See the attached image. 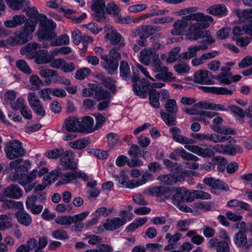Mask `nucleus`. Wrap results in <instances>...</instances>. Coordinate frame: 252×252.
<instances>
[{
	"instance_id": "obj_1",
	"label": "nucleus",
	"mask_w": 252,
	"mask_h": 252,
	"mask_svg": "<svg viewBox=\"0 0 252 252\" xmlns=\"http://www.w3.org/2000/svg\"><path fill=\"white\" fill-rule=\"evenodd\" d=\"M30 3L28 4L26 10H22L26 12V15L29 17L24 22L25 25L19 32H35V28L38 24V19L40 18L38 10L35 7H31Z\"/></svg>"
},
{
	"instance_id": "obj_2",
	"label": "nucleus",
	"mask_w": 252,
	"mask_h": 252,
	"mask_svg": "<svg viewBox=\"0 0 252 252\" xmlns=\"http://www.w3.org/2000/svg\"><path fill=\"white\" fill-rule=\"evenodd\" d=\"M22 161L23 159L18 158L9 163L10 168L14 169V172L11 173L12 180L13 181H17L19 183L22 180H24L28 174V169L26 165H31V162L27 160L24 161L25 165L20 164Z\"/></svg>"
},
{
	"instance_id": "obj_3",
	"label": "nucleus",
	"mask_w": 252,
	"mask_h": 252,
	"mask_svg": "<svg viewBox=\"0 0 252 252\" xmlns=\"http://www.w3.org/2000/svg\"><path fill=\"white\" fill-rule=\"evenodd\" d=\"M4 152L6 157L10 160L23 157L26 154V150L23 147L21 142L18 140H13L5 144Z\"/></svg>"
},
{
	"instance_id": "obj_4",
	"label": "nucleus",
	"mask_w": 252,
	"mask_h": 252,
	"mask_svg": "<svg viewBox=\"0 0 252 252\" xmlns=\"http://www.w3.org/2000/svg\"><path fill=\"white\" fill-rule=\"evenodd\" d=\"M38 40L40 41H50L52 46L66 45L69 43V37L63 34L57 37L55 32H36Z\"/></svg>"
},
{
	"instance_id": "obj_5",
	"label": "nucleus",
	"mask_w": 252,
	"mask_h": 252,
	"mask_svg": "<svg viewBox=\"0 0 252 252\" xmlns=\"http://www.w3.org/2000/svg\"><path fill=\"white\" fill-rule=\"evenodd\" d=\"M213 23L214 19L211 16L200 12L197 22L192 24L190 23L188 32H210L206 29Z\"/></svg>"
},
{
	"instance_id": "obj_6",
	"label": "nucleus",
	"mask_w": 252,
	"mask_h": 252,
	"mask_svg": "<svg viewBox=\"0 0 252 252\" xmlns=\"http://www.w3.org/2000/svg\"><path fill=\"white\" fill-rule=\"evenodd\" d=\"M175 35L185 36V38L190 40H196L202 39L201 41L203 44H211L215 40L211 37L209 32H172Z\"/></svg>"
},
{
	"instance_id": "obj_7",
	"label": "nucleus",
	"mask_w": 252,
	"mask_h": 252,
	"mask_svg": "<svg viewBox=\"0 0 252 252\" xmlns=\"http://www.w3.org/2000/svg\"><path fill=\"white\" fill-rule=\"evenodd\" d=\"M183 172L181 173H169L163 174L159 175L157 180L160 184L162 185H174L178 182H181L184 180Z\"/></svg>"
},
{
	"instance_id": "obj_8",
	"label": "nucleus",
	"mask_w": 252,
	"mask_h": 252,
	"mask_svg": "<svg viewBox=\"0 0 252 252\" xmlns=\"http://www.w3.org/2000/svg\"><path fill=\"white\" fill-rule=\"evenodd\" d=\"M94 11V12L92 14L93 19L96 22L103 25L104 32H117L112 26L106 23L108 21L109 18L106 15L105 10Z\"/></svg>"
},
{
	"instance_id": "obj_9",
	"label": "nucleus",
	"mask_w": 252,
	"mask_h": 252,
	"mask_svg": "<svg viewBox=\"0 0 252 252\" xmlns=\"http://www.w3.org/2000/svg\"><path fill=\"white\" fill-rule=\"evenodd\" d=\"M38 19V30L37 32H54L56 28V23L52 19H48L44 14L39 15Z\"/></svg>"
},
{
	"instance_id": "obj_10",
	"label": "nucleus",
	"mask_w": 252,
	"mask_h": 252,
	"mask_svg": "<svg viewBox=\"0 0 252 252\" xmlns=\"http://www.w3.org/2000/svg\"><path fill=\"white\" fill-rule=\"evenodd\" d=\"M32 38V32H14L13 36H10L8 42L10 45L15 46L25 44Z\"/></svg>"
},
{
	"instance_id": "obj_11",
	"label": "nucleus",
	"mask_w": 252,
	"mask_h": 252,
	"mask_svg": "<svg viewBox=\"0 0 252 252\" xmlns=\"http://www.w3.org/2000/svg\"><path fill=\"white\" fill-rule=\"evenodd\" d=\"M223 119L221 117L217 116L213 120V124L211 125V128L215 132L220 134L229 135L235 134L234 130L225 126H221L220 125L223 123Z\"/></svg>"
},
{
	"instance_id": "obj_12",
	"label": "nucleus",
	"mask_w": 252,
	"mask_h": 252,
	"mask_svg": "<svg viewBox=\"0 0 252 252\" xmlns=\"http://www.w3.org/2000/svg\"><path fill=\"white\" fill-rule=\"evenodd\" d=\"M60 158L61 164L64 169H75L76 164L74 161V154L72 151L68 150L63 152Z\"/></svg>"
},
{
	"instance_id": "obj_13",
	"label": "nucleus",
	"mask_w": 252,
	"mask_h": 252,
	"mask_svg": "<svg viewBox=\"0 0 252 252\" xmlns=\"http://www.w3.org/2000/svg\"><path fill=\"white\" fill-rule=\"evenodd\" d=\"M213 77L210 71L200 70L194 73L193 81L199 84H213L214 81L211 79Z\"/></svg>"
},
{
	"instance_id": "obj_14",
	"label": "nucleus",
	"mask_w": 252,
	"mask_h": 252,
	"mask_svg": "<svg viewBox=\"0 0 252 252\" xmlns=\"http://www.w3.org/2000/svg\"><path fill=\"white\" fill-rule=\"evenodd\" d=\"M190 192L185 188H178L172 197L173 202L175 205L182 202H190L191 200Z\"/></svg>"
},
{
	"instance_id": "obj_15",
	"label": "nucleus",
	"mask_w": 252,
	"mask_h": 252,
	"mask_svg": "<svg viewBox=\"0 0 252 252\" xmlns=\"http://www.w3.org/2000/svg\"><path fill=\"white\" fill-rule=\"evenodd\" d=\"M185 148L189 151L204 158H211L215 155L214 151L210 148H203L198 146L190 145H186Z\"/></svg>"
},
{
	"instance_id": "obj_16",
	"label": "nucleus",
	"mask_w": 252,
	"mask_h": 252,
	"mask_svg": "<svg viewBox=\"0 0 252 252\" xmlns=\"http://www.w3.org/2000/svg\"><path fill=\"white\" fill-rule=\"evenodd\" d=\"M202 89L204 92L211 93L218 95H232L236 91V87L234 86L229 87V88L224 87H202Z\"/></svg>"
},
{
	"instance_id": "obj_17",
	"label": "nucleus",
	"mask_w": 252,
	"mask_h": 252,
	"mask_svg": "<svg viewBox=\"0 0 252 252\" xmlns=\"http://www.w3.org/2000/svg\"><path fill=\"white\" fill-rule=\"evenodd\" d=\"M140 84H133V90L135 94L141 98H145L147 96V93L149 87H151V83L145 78H142L140 81Z\"/></svg>"
},
{
	"instance_id": "obj_18",
	"label": "nucleus",
	"mask_w": 252,
	"mask_h": 252,
	"mask_svg": "<svg viewBox=\"0 0 252 252\" xmlns=\"http://www.w3.org/2000/svg\"><path fill=\"white\" fill-rule=\"evenodd\" d=\"M179 155L180 156L184 159L186 160H190V161H197L199 159V158L189 153H187L183 148H176L174 151L170 153L169 155V158L177 160L178 159V158L177 155Z\"/></svg>"
},
{
	"instance_id": "obj_19",
	"label": "nucleus",
	"mask_w": 252,
	"mask_h": 252,
	"mask_svg": "<svg viewBox=\"0 0 252 252\" xmlns=\"http://www.w3.org/2000/svg\"><path fill=\"white\" fill-rule=\"evenodd\" d=\"M126 223V220L124 218L116 217L106 220L103 226L106 230L113 231L124 225Z\"/></svg>"
},
{
	"instance_id": "obj_20",
	"label": "nucleus",
	"mask_w": 252,
	"mask_h": 252,
	"mask_svg": "<svg viewBox=\"0 0 252 252\" xmlns=\"http://www.w3.org/2000/svg\"><path fill=\"white\" fill-rule=\"evenodd\" d=\"M228 9L226 5L223 4H216L209 7L206 9L208 14L222 17L227 15Z\"/></svg>"
},
{
	"instance_id": "obj_21",
	"label": "nucleus",
	"mask_w": 252,
	"mask_h": 252,
	"mask_svg": "<svg viewBox=\"0 0 252 252\" xmlns=\"http://www.w3.org/2000/svg\"><path fill=\"white\" fill-rule=\"evenodd\" d=\"M38 74L41 77L46 79L45 82L47 85L52 83V78L59 76V73L57 71L43 66H40L38 68Z\"/></svg>"
},
{
	"instance_id": "obj_22",
	"label": "nucleus",
	"mask_w": 252,
	"mask_h": 252,
	"mask_svg": "<svg viewBox=\"0 0 252 252\" xmlns=\"http://www.w3.org/2000/svg\"><path fill=\"white\" fill-rule=\"evenodd\" d=\"M4 193L7 197L17 199L22 196L23 191L18 185L12 184L5 189Z\"/></svg>"
},
{
	"instance_id": "obj_23",
	"label": "nucleus",
	"mask_w": 252,
	"mask_h": 252,
	"mask_svg": "<svg viewBox=\"0 0 252 252\" xmlns=\"http://www.w3.org/2000/svg\"><path fill=\"white\" fill-rule=\"evenodd\" d=\"M80 131H85L87 133H92L94 130V121L93 118L89 116L83 117L80 121Z\"/></svg>"
},
{
	"instance_id": "obj_24",
	"label": "nucleus",
	"mask_w": 252,
	"mask_h": 252,
	"mask_svg": "<svg viewBox=\"0 0 252 252\" xmlns=\"http://www.w3.org/2000/svg\"><path fill=\"white\" fill-rule=\"evenodd\" d=\"M79 119L74 116H70L66 118L63 123V127L68 132L80 131Z\"/></svg>"
},
{
	"instance_id": "obj_25",
	"label": "nucleus",
	"mask_w": 252,
	"mask_h": 252,
	"mask_svg": "<svg viewBox=\"0 0 252 252\" xmlns=\"http://www.w3.org/2000/svg\"><path fill=\"white\" fill-rule=\"evenodd\" d=\"M101 59L104 61L103 66L110 74H113L118 67V62L116 60H111L107 55H102Z\"/></svg>"
},
{
	"instance_id": "obj_26",
	"label": "nucleus",
	"mask_w": 252,
	"mask_h": 252,
	"mask_svg": "<svg viewBox=\"0 0 252 252\" xmlns=\"http://www.w3.org/2000/svg\"><path fill=\"white\" fill-rule=\"evenodd\" d=\"M203 182L214 189H218L224 191H228L229 187L227 184L222 181L213 178H206Z\"/></svg>"
},
{
	"instance_id": "obj_27",
	"label": "nucleus",
	"mask_w": 252,
	"mask_h": 252,
	"mask_svg": "<svg viewBox=\"0 0 252 252\" xmlns=\"http://www.w3.org/2000/svg\"><path fill=\"white\" fill-rule=\"evenodd\" d=\"M35 62L37 64L48 63L52 60V56L48 54L47 50H40L35 53Z\"/></svg>"
},
{
	"instance_id": "obj_28",
	"label": "nucleus",
	"mask_w": 252,
	"mask_h": 252,
	"mask_svg": "<svg viewBox=\"0 0 252 252\" xmlns=\"http://www.w3.org/2000/svg\"><path fill=\"white\" fill-rule=\"evenodd\" d=\"M230 68L228 67H223L221 68V72L216 77H213V78L218 80L220 84L224 85H229L231 83L230 78L231 74L230 72Z\"/></svg>"
},
{
	"instance_id": "obj_29",
	"label": "nucleus",
	"mask_w": 252,
	"mask_h": 252,
	"mask_svg": "<svg viewBox=\"0 0 252 252\" xmlns=\"http://www.w3.org/2000/svg\"><path fill=\"white\" fill-rule=\"evenodd\" d=\"M105 37L110 41L111 45H118V49L125 45L124 38L118 32H108Z\"/></svg>"
},
{
	"instance_id": "obj_30",
	"label": "nucleus",
	"mask_w": 252,
	"mask_h": 252,
	"mask_svg": "<svg viewBox=\"0 0 252 252\" xmlns=\"http://www.w3.org/2000/svg\"><path fill=\"white\" fill-rule=\"evenodd\" d=\"M15 216L18 222L24 226H28L32 222L31 215L25 211H18L15 214Z\"/></svg>"
},
{
	"instance_id": "obj_31",
	"label": "nucleus",
	"mask_w": 252,
	"mask_h": 252,
	"mask_svg": "<svg viewBox=\"0 0 252 252\" xmlns=\"http://www.w3.org/2000/svg\"><path fill=\"white\" fill-rule=\"evenodd\" d=\"M234 244L238 247H245L246 249H249L250 246L248 244V240L246 232L239 231L234 237Z\"/></svg>"
},
{
	"instance_id": "obj_32",
	"label": "nucleus",
	"mask_w": 252,
	"mask_h": 252,
	"mask_svg": "<svg viewBox=\"0 0 252 252\" xmlns=\"http://www.w3.org/2000/svg\"><path fill=\"white\" fill-rule=\"evenodd\" d=\"M169 191V189L164 186H156L149 188L147 190V192L151 195L157 197L165 195V199H167L169 197L166 196V194L168 193Z\"/></svg>"
},
{
	"instance_id": "obj_33",
	"label": "nucleus",
	"mask_w": 252,
	"mask_h": 252,
	"mask_svg": "<svg viewBox=\"0 0 252 252\" xmlns=\"http://www.w3.org/2000/svg\"><path fill=\"white\" fill-rule=\"evenodd\" d=\"M94 97L97 101L110 99L111 95L108 91L103 89L100 86L95 85Z\"/></svg>"
},
{
	"instance_id": "obj_34",
	"label": "nucleus",
	"mask_w": 252,
	"mask_h": 252,
	"mask_svg": "<svg viewBox=\"0 0 252 252\" xmlns=\"http://www.w3.org/2000/svg\"><path fill=\"white\" fill-rule=\"evenodd\" d=\"M26 20V18L24 15H15L11 20H6L4 25L7 28H14L22 25Z\"/></svg>"
},
{
	"instance_id": "obj_35",
	"label": "nucleus",
	"mask_w": 252,
	"mask_h": 252,
	"mask_svg": "<svg viewBox=\"0 0 252 252\" xmlns=\"http://www.w3.org/2000/svg\"><path fill=\"white\" fill-rule=\"evenodd\" d=\"M9 7L14 10L20 9L26 10L28 4H30L28 0H5Z\"/></svg>"
},
{
	"instance_id": "obj_36",
	"label": "nucleus",
	"mask_w": 252,
	"mask_h": 252,
	"mask_svg": "<svg viewBox=\"0 0 252 252\" xmlns=\"http://www.w3.org/2000/svg\"><path fill=\"white\" fill-rule=\"evenodd\" d=\"M152 70L155 72H165L168 70L166 66H162L161 62L159 59L158 54H154L152 56Z\"/></svg>"
},
{
	"instance_id": "obj_37",
	"label": "nucleus",
	"mask_w": 252,
	"mask_h": 252,
	"mask_svg": "<svg viewBox=\"0 0 252 252\" xmlns=\"http://www.w3.org/2000/svg\"><path fill=\"white\" fill-rule=\"evenodd\" d=\"M154 54L152 49L145 48L140 51L139 60L144 65H148L152 61V56Z\"/></svg>"
},
{
	"instance_id": "obj_38",
	"label": "nucleus",
	"mask_w": 252,
	"mask_h": 252,
	"mask_svg": "<svg viewBox=\"0 0 252 252\" xmlns=\"http://www.w3.org/2000/svg\"><path fill=\"white\" fill-rule=\"evenodd\" d=\"M150 104L155 108L160 107L159 93L156 90L153 89L148 91Z\"/></svg>"
},
{
	"instance_id": "obj_39",
	"label": "nucleus",
	"mask_w": 252,
	"mask_h": 252,
	"mask_svg": "<svg viewBox=\"0 0 252 252\" xmlns=\"http://www.w3.org/2000/svg\"><path fill=\"white\" fill-rule=\"evenodd\" d=\"M200 116L195 118V120L203 123L205 125H208L210 122L205 118V117L212 118L217 116L218 113L214 111H200Z\"/></svg>"
},
{
	"instance_id": "obj_40",
	"label": "nucleus",
	"mask_w": 252,
	"mask_h": 252,
	"mask_svg": "<svg viewBox=\"0 0 252 252\" xmlns=\"http://www.w3.org/2000/svg\"><path fill=\"white\" fill-rule=\"evenodd\" d=\"M120 76L125 80L130 78L131 71L130 67L127 62L122 61L120 65Z\"/></svg>"
},
{
	"instance_id": "obj_41",
	"label": "nucleus",
	"mask_w": 252,
	"mask_h": 252,
	"mask_svg": "<svg viewBox=\"0 0 252 252\" xmlns=\"http://www.w3.org/2000/svg\"><path fill=\"white\" fill-rule=\"evenodd\" d=\"M212 161L215 165H217V169L220 172H223L226 168L227 161L224 158L216 156L212 158Z\"/></svg>"
},
{
	"instance_id": "obj_42",
	"label": "nucleus",
	"mask_w": 252,
	"mask_h": 252,
	"mask_svg": "<svg viewBox=\"0 0 252 252\" xmlns=\"http://www.w3.org/2000/svg\"><path fill=\"white\" fill-rule=\"evenodd\" d=\"M98 77L105 87L109 89L112 93L115 92L116 81L114 80L110 77H105L102 75H99Z\"/></svg>"
},
{
	"instance_id": "obj_43",
	"label": "nucleus",
	"mask_w": 252,
	"mask_h": 252,
	"mask_svg": "<svg viewBox=\"0 0 252 252\" xmlns=\"http://www.w3.org/2000/svg\"><path fill=\"white\" fill-rule=\"evenodd\" d=\"M234 36L232 37L233 40L236 41V44L240 47H246L251 41V38L249 37H241L242 34L239 32H233Z\"/></svg>"
},
{
	"instance_id": "obj_44",
	"label": "nucleus",
	"mask_w": 252,
	"mask_h": 252,
	"mask_svg": "<svg viewBox=\"0 0 252 252\" xmlns=\"http://www.w3.org/2000/svg\"><path fill=\"white\" fill-rule=\"evenodd\" d=\"M189 26L190 23L189 24L186 21L183 19V17L181 19L176 21L173 25L174 30H175L174 32H188V30L186 31V29L187 28H189ZM171 32L173 31H171Z\"/></svg>"
},
{
	"instance_id": "obj_45",
	"label": "nucleus",
	"mask_w": 252,
	"mask_h": 252,
	"mask_svg": "<svg viewBox=\"0 0 252 252\" xmlns=\"http://www.w3.org/2000/svg\"><path fill=\"white\" fill-rule=\"evenodd\" d=\"M191 202L195 199H210L211 198L210 194L200 190H193L190 192Z\"/></svg>"
},
{
	"instance_id": "obj_46",
	"label": "nucleus",
	"mask_w": 252,
	"mask_h": 252,
	"mask_svg": "<svg viewBox=\"0 0 252 252\" xmlns=\"http://www.w3.org/2000/svg\"><path fill=\"white\" fill-rule=\"evenodd\" d=\"M13 224L11 222V219L6 215H0V230H4L5 229L12 227Z\"/></svg>"
},
{
	"instance_id": "obj_47",
	"label": "nucleus",
	"mask_w": 252,
	"mask_h": 252,
	"mask_svg": "<svg viewBox=\"0 0 252 252\" xmlns=\"http://www.w3.org/2000/svg\"><path fill=\"white\" fill-rule=\"evenodd\" d=\"M89 143V140L85 139H81L72 141L69 142V146L73 149L82 150L85 148Z\"/></svg>"
},
{
	"instance_id": "obj_48",
	"label": "nucleus",
	"mask_w": 252,
	"mask_h": 252,
	"mask_svg": "<svg viewBox=\"0 0 252 252\" xmlns=\"http://www.w3.org/2000/svg\"><path fill=\"white\" fill-rule=\"evenodd\" d=\"M28 100L30 106L32 109L41 103L38 96L34 92H30L28 94Z\"/></svg>"
},
{
	"instance_id": "obj_49",
	"label": "nucleus",
	"mask_w": 252,
	"mask_h": 252,
	"mask_svg": "<svg viewBox=\"0 0 252 252\" xmlns=\"http://www.w3.org/2000/svg\"><path fill=\"white\" fill-rule=\"evenodd\" d=\"M37 174L38 171L37 170H33L28 174H27L24 180H22L20 182H19V184L21 186L28 185L36 178Z\"/></svg>"
},
{
	"instance_id": "obj_50",
	"label": "nucleus",
	"mask_w": 252,
	"mask_h": 252,
	"mask_svg": "<svg viewBox=\"0 0 252 252\" xmlns=\"http://www.w3.org/2000/svg\"><path fill=\"white\" fill-rule=\"evenodd\" d=\"M138 35H139V36L140 38V40H137L136 41L138 45H135L133 46V49L135 52H138L140 50L139 46H145L146 45L145 44L144 40L145 39L150 36L149 32H138Z\"/></svg>"
},
{
	"instance_id": "obj_51",
	"label": "nucleus",
	"mask_w": 252,
	"mask_h": 252,
	"mask_svg": "<svg viewBox=\"0 0 252 252\" xmlns=\"http://www.w3.org/2000/svg\"><path fill=\"white\" fill-rule=\"evenodd\" d=\"M161 116L163 120L168 126H175L176 124L175 116L168 113H161Z\"/></svg>"
},
{
	"instance_id": "obj_52",
	"label": "nucleus",
	"mask_w": 252,
	"mask_h": 252,
	"mask_svg": "<svg viewBox=\"0 0 252 252\" xmlns=\"http://www.w3.org/2000/svg\"><path fill=\"white\" fill-rule=\"evenodd\" d=\"M172 137L175 141L180 143L182 144H192L195 143V141L194 140L190 138H188L185 136L181 135V134H180V133L172 134Z\"/></svg>"
},
{
	"instance_id": "obj_53",
	"label": "nucleus",
	"mask_w": 252,
	"mask_h": 252,
	"mask_svg": "<svg viewBox=\"0 0 252 252\" xmlns=\"http://www.w3.org/2000/svg\"><path fill=\"white\" fill-rule=\"evenodd\" d=\"M164 106L166 110L169 113L174 114L178 110L176 101L174 99H168Z\"/></svg>"
},
{
	"instance_id": "obj_54",
	"label": "nucleus",
	"mask_w": 252,
	"mask_h": 252,
	"mask_svg": "<svg viewBox=\"0 0 252 252\" xmlns=\"http://www.w3.org/2000/svg\"><path fill=\"white\" fill-rule=\"evenodd\" d=\"M105 2L104 0H92L91 9L93 11L105 10Z\"/></svg>"
},
{
	"instance_id": "obj_55",
	"label": "nucleus",
	"mask_w": 252,
	"mask_h": 252,
	"mask_svg": "<svg viewBox=\"0 0 252 252\" xmlns=\"http://www.w3.org/2000/svg\"><path fill=\"white\" fill-rule=\"evenodd\" d=\"M161 28L151 25H143L137 28L135 32H159Z\"/></svg>"
},
{
	"instance_id": "obj_56",
	"label": "nucleus",
	"mask_w": 252,
	"mask_h": 252,
	"mask_svg": "<svg viewBox=\"0 0 252 252\" xmlns=\"http://www.w3.org/2000/svg\"><path fill=\"white\" fill-rule=\"evenodd\" d=\"M61 176L62 172L60 171V169H59L52 171L49 175L44 176L43 178L45 180L49 182L50 185L52 182H54L59 177Z\"/></svg>"
},
{
	"instance_id": "obj_57",
	"label": "nucleus",
	"mask_w": 252,
	"mask_h": 252,
	"mask_svg": "<svg viewBox=\"0 0 252 252\" xmlns=\"http://www.w3.org/2000/svg\"><path fill=\"white\" fill-rule=\"evenodd\" d=\"M76 171L67 172L64 174L62 173L61 176L62 179L63 184H67L76 179Z\"/></svg>"
},
{
	"instance_id": "obj_58",
	"label": "nucleus",
	"mask_w": 252,
	"mask_h": 252,
	"mask_svg": "<svg viewBox=\"0 0 252 252\" xmlns=\"http://www.w3.org/2000/svg\"><path fill=\"white\" fill-rule=\"evenodd\" d=\"M105 10L106 14L116 15L119 11V8L115 2H109L105 5Z\"/></svg>"
},
{
	"instance_id": "obj_59",
	"label": "nucleus",
	"mask_w": 252,
	"mask_h": 252,
	"mask_svg": "<svg viewBox=\"0 0 252 252\" xmlns=\"http://www.w3.org/2000/svg\"><path fill=\"white\" fill-rule=\"evenodd\" d=\"M16 66L19 70L25 73L29 74L32 72L31 69L24 60H21L17 61Z\"/></svg>"
},
{
	"instance_id": "obj_60",
	"label": "nucleus",
	"mask_w": 252,
	"mask_h": 252,
	"mask_svg": "<svg viewBox=\"0 0 252 252\" xmlns=\"http://www.w3.org/2000/svg\"><path fill=\"white\" fill-rule=\"evenodd\" d=\"M53 237L59 240H63L68 238V235L63 229H58L52 232Z\"/></svg>"
},
{
	"instance_id": "obj_61",
	"label": "nucleus",
	"mask_w": 252,
	"mask_h": 252,
	"mask_svg": "<svg viewBox=\"0 0 252 252\" xmlns=\"http://www.w3.org/2000/svg\"><path fill=\"white\" fill-rule=\"evenodd\" d=\"M91 70L88 68H82L77 70L75 73V78L83 80L87 77L90 73Z\"/></svg>"
},
{
	"instance_id": "obj_62",
	"label": "nucleus",
	"mask_w": 252,
	"mask_h": 252,
	"mask_svg": "<svg viewBox=\"0 0 252 252\" xmlns=\"http://www.w3.org/2000/svg\"><path fill=\"white\" fill-rule=\"evenodd\" d=\"M174 70L179 74H184L189 70V66L183 63H177L174 66Z\"/></svg>"
},
{
	"instance_id": "obj_63",
	"label": "nucleus",
	"mask_w": 252,
	"mask_h": 252,
	"mask_svg": "<svg viewBox=\"0 0 252 252\" xmlns=\"http://www.w3.org/2000/svg\"><path fill=\"white\" fill-rule=\"evenodd\" d=\"M71 217L70 216H61L56 218L55 221L61 225H70L72 223Z\"/></svg>"
},
{
	"instance_id": "obj_64",
	"label": "nucleus",
	"mask_w": 252,
	"mask_h": 252,
	"mask_svg": "<svg viewBox=\"0 0 252 252\" xmlns=\"http://www.w3.org/2000/svg\"><path fill=\"white\" fill-rule=\"evenodd\" d=\"M229 243L223 241H219L217 246V252H229Z\"/></svg>"
}]
</instances>
